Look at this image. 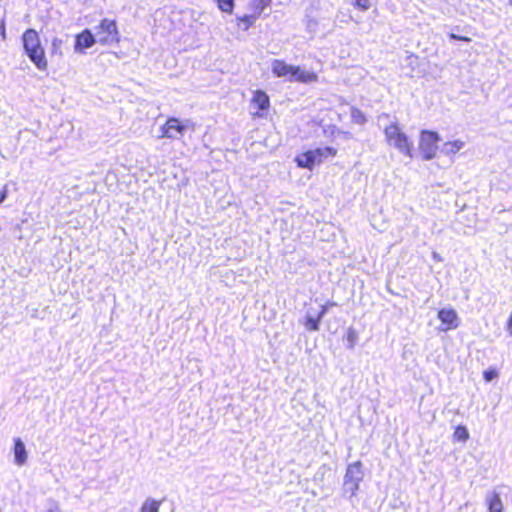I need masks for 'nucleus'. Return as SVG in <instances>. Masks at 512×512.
<instances>
[{"label": "nucleus", "mask_w": 512, "mask_h": 512, "mask_svg": "<svg viewBox=\"0 0 512 512\" xmlns=\"http://www.w3.org/2000/svg\"><path fill=\"white\" fill-rule=\"evenodd\" d=\"M354 5L363 11L368 10L370 8L369 0H354Z\"/></svg>", "instance_id": "25"}, {"label": "nucleus", "mask_w": 512, "mask_h": 512, "mask_svg": "<svg viewBox=\"0 0 512 512\" xmlns=\"http://www.w3.org/2000/svg\"><path fill=\"white\" fill-rule=\"evenodd\" d=\"M161 501H157L152 498H147L141 508L140 512H159Z\"/></svg>", "instance_id": "16"}, {"label": "nucleus", "mask_w": 512, "mask_h": 512, "mask_svg": "<svg viewBox=\"0 0 512 512\" xmlns=\"http://www.w3.org/2000/svg\"><path fill=\"white\" fill-rule=\"evenodd\" d=\"M363 478L364 472L362 469V463L360 461H356L352 464H349L344 476V493L349 494L350 497L355 496L359 490V485Z\"/></svg>", "instance_id": "4"}, {"label": "nucleus", "mask_w": 512, "mask_h": 512, "mask_svg": "<svg viewBox=\"0 0 512 512\" xmlns=\"http://www.w3.org/2000/svg\"><path fill=\"white\" fill-rule=\"evenodd\" d=\"M336 303L334 302H327L326 304L322 305L320 312L318 313V318L322 319L325 314L328 312L330 307L335 306Z\"/></svg>", "instance_id": "24"}, {"label": "nucleus", "mask_w": 512, "mask_h": 512, "mask_svg": "<svg viewBox=\"0 0 512 512\" xmlns=\"http://www.w3.org/2000/svg\"><path fill=\"white\" fill-rule=\"evenodd\" d=\"M351 120L353 123L358 125H363L366 123L367 119L364 113L359 110L358 108H352L351 109Z\"/></svg>", "instance_id": "18"}, {"label": "nucleus", "mask_w": 512, "mask_h": 512, "mask_svg": "<svg viewBox=\"0 0 512 512\" xmlns=\"http://www.w3.org/2000/svg\"><path fill=\"white\" fill-rule=\"evenodd\" d=\"M433 257H434V259L439 260V257H438V254H437V253H434V254H433Z\"/></svg>", "instance_id": "32"}, {"label": "nucleus", "mask_w": 512, "mask_h": 512, "mask_svg": "<svg viewBox=\"0 0 512 512\" xmlns=\"http://www.w3.org/2000/svg\"><path fill=\"white\" fill-rule=\"evenodd\" d=\"M387 143L400 153L412 157V143L397 123H392L384 129Z\"/></svg>", "instance_id": "2"}, {"label": "nucleus", "mask_w": 512, "mask_h": 512, "mask_svg": "<svg viewBox=\"0 0 512 512\" xmlns=\"http://www.w3.org/2000/svg\"><path fill=\"white\" fill-rule=\"evenodd\" d=\"M464 147H465V142L460 139H457V140L445 142L442 145V148L440 151H441V153H443L446 156H453L456 153H458L461 149H463Z\"/></svg>", "instance_id": "14"}, {"label": "nucleus", "mask_w": 512, "mask_h": 512, "mask_svg": "<svg viewBox=\"0 0 512 512\" xmlns=\"http://www.w3.org/2000/svg\"><path fill=\"white\" fill-rule=\"evenodd\" d=\"M252 101L260 110H265L269 107V97L263 91H256Z\"/></svg>", "instance_id": "15"}, {"label": "nucleus", "mask_w": 512, "mask_h": 512, "mask_svg": "<svg viewBox=\"0 0 512 512\" xmlns=\"http://www.w3.org/2000/svg\"><path fill=\"white\" fill-rule=\"evenodd\" d=\"M13 453L15 465L21 467L27 463L28 452L24 442L20 438L14 439Z\"/></svg>", "instance_id": "11"}, {"label": "nucleus", "mask_w": 512, "mask_h": 512, "mask_svg": "<svg viewBox=\"0 0 512 512\" xmlns=\"http://www.w3.org/2000/svg\"><path fill=\"white\" fill-rule=\"evenodd\" d=\"M97 43L94 34L89 29L83 30L75 37L74 51L78 54H84L85 50L91 48Z\"/></svg>", "instance_id": "9"}, {"label": "nucleus", "mask_w": 512, "mask_h": 512, "mask_svg": "<svg viewBox=\"0 0 512 512\" xmlns=\"http://www.w3.org/2000/svg\"><path fill=\"white\" fill-rule=\"evenodd\" d=\"M438 318L443 325V327L440 328L441 331L456 329L460 323L457 312L452 308L439 310Z\"/></svg>", "instance_id": "8"}, {"label": "nucleus", "mask_w": 512, "mask_h": 512, "mask_svg": "<svg viewBox=\"0 0 512 512\" xmlns=\"http://www.w3.org/2000/svg\"><path fill=\"white\" fill-rule=\"evenodd\" d=\"M272 72L277 77H284L289 80L293 65L285 63L283 60L275 59L271 64Z\"/></svg>", "instance_id": "12"}, {"label": "nucleus", "mask_w": 512, "mask_h": 512, "mask_svg": "<svg viewBox=\"0 0 512 512\" xmlns=\"http://www.w3.org/2000/svg\"><path fill=\"white\" fill-rule=\"evenodd\" d=\"M318 80V75L311 71L301 69L299 66H293V70L289 77V81H296L300 83H311Z\"/></svg>", "instance_id": "10"}, {"label": "nucleus", "mask_w": 512, "mask_h": 512, "mask_svg": "<svg viewBox=\"0 0 512 512\" xmlns=\"http://www.w3.org/2000/svg\"><path fill=\"white\" fill-rule=\"evenodd\" d=\"M8 195V186L4 185L2 191L0 192V204L4 202Z\"/></svg>", "instance_id": "29"}, {"label": "nucleus", "mask_w": 512, "mask_h": 512, "mask_svg": "<svg viewBox=\"0 0 512 512\" xmlns=\"http://www.w3.org/2000/svg\"><path fill=\"white\" fill-rule=\"evenodd\" d=\"M48 512H58L57 510L50 509Z\"/></svg>", "instance_id": "33"}, {"label": "nucleus", "mask_w": 512, "mask_h": 512, "mask_svg": "<svg viewBox=\"0 0 512 512\" xmlns=\"http://www.w3.org/2000/svg\"><path fill=\"white\" fill-rule=\"evenodd\" d=\"M507 332L509 333L510 336H512V312H511V315L508 319V322H507Z\"/></svg>", "instance_id": "30"}, {"label": "nucleus", "mask_w": 512, "mask_h": 512, "mask_svg": "<svg viewBox=\"0 0 512 512\" xmlns=\"http://www.w3.org/2000/svg\"><path fill=\"white\" fill-rule=\"evenodd\" d=\"M485 501L489 512H503L504 506L499 493L494 491L487 494Z\"/></svg>", "instance_id": "13"}, {"label": "nucleus", "mask_w": 512, "mask_h": 512, "mask_svg": "<svg viewBox=\"0 0 512 512\" xmlns=\"http://www.w3.org/2000/svg\"><path fill=\"white\" fill-rule=\"evenodd\" d=\"M509 4H510V5H511V7H512V0H509Z\"/></svg>", "instance_id": "34"}, {"label": "nucleus", "mask_w": 512, "mask_h": 512, "mask_svg": "<svg viewBox=\"0 0 512 512\" xmlns=\"http://www.w3.org/2000/svg\"><path fill=\"white\" fill-rule=\"evenodd\" d=\"M94 36L101 45L119 43L120 37L116 21L107 18L101 20L100 24L95 27Z\"/></svg>", "instance_id": "5"}, {"label": "nucleus", "mask_w": 512, "mask_h": 512, "mask_svg": "<svg viewBox=\"0 0 512 512\" xmlns=\"http://www.w3.org/2000/svg\"><path fill=\"white\" fill-rule=\"evenodd\" d=\"M335 155L336 149L332 147H322L298 155L295 161L299 167L312 169L315 165H319L325 159Z\"/></svg>", "instance_id": "3"}, {"label": "nucleus", "mask_w": 512, "mask_h": 512, "mask_svg": "<svg viewBox=\"0 0 512 512\" xmlns=\"http://www.w3.org/2000/svg\"><path fill=\"white\" fill-rule=\"evenodd\" d=\"M219 9L223 12H232L233 10V6H234V2L233 0H214Z\"/></svg>", "instance_id": "21"}, {"label": "nucleus", "mask_w": 512, "mask_h": 512, "mask_svg": "<svg viewBox=\"0 0 512 512\" xmlns=\"http://www.w3.org/2000/svg\"><path fill=\"white\" fill-rule=\"evenodd\" d=\"M0 39H5V25H4V18L2 15H0Z\"/></svg>", "instance_id": "28"}, {"label": "nucleus", "mask_w": 512, "mask_h": 512, "mask_svg": "<svg viewBox=\"0 0 512 512\" xmlns=\"http://www.w3.org/2000/svg\"><path fill=\"white\" fill-rule=\"evenodd\" d=\"M449 38L451 40H461V41H465V42H470L471 39L469 37H466V36H459L457 34H454V33H450L449 34Z\"/></svg>", "instance_id": "27"}, {"label": "nucleus", "mask_w": 512, "mask_h": 512, "mask_svg": "<svg viewBox=\"0 0 512 512\" xmlns=\"http://www.w3.org/2000/svg\"><path fill=\"white\" fill-rule=\"evenodd\" d=\"M190 126H193L190 120L182 123L177 118H169L161 128V137L179 139Z\"/></svg>", "instance_id": "7"}, {"label": "nucleus", "mask_w": 512, "mask_h": 512, "mask_svg": "<svg viewBox=\"0 0 512 512\" xmlns=\"http://www.w3.org/2000/svg\"><path fill=\"white\" fill-rule=\"evenodd\" d=\"M498 376V373L495 370H486L483 373V377L485 381L490 382Z\"/></svg>", "instance_id": "26"}, {"label": "nucleus", "mask_w": 512, "mask_h": 512, "mask_svg": "<svg viewBox=\"0 0 512 512\" xmlns=\"http://www.w3.org/2000/svg\"><path fill=\"white\" fill-rule=\"evenodd\" d=\"M454 437L459 441H466L469 438V433L465 427L459 426L454 432Z\"/></svg>", "instance_id": "22"}, {"label": "nucleus", "mask_w": 512, "mask_h": 512, "mask_svg": "<svg viewBox=\"0 0 512 512\" xmlns=\"http://www.w3.org/2000/svg\"><path fill=\"white\" fill-rule=\"evenodd\" d=\"M244 23H246L247 27L249 25H251V21H250V17L249 16H244L242 19H241Z\"/></svg>", "instance_id": "31"}, {"label": "nucleus", "mask_w": 512, "mask_h": 512, "mask_svg": "<svg viewBox=\"0 0 512 512\" xmlns=\"http://www.w3.org/2000/svg\"><path fill=\"white\" fill-rule=\"evenodd\" d=\"M439 135L436 132L423 130L420 133L419 150L424 160H431L438 150Z\"/></svg>", "instance_id": "6"}, {"label": "nucleus", "mask_w": 512, "mask_h": 512, "mask_svg": "<svg viewBox=\"0 0 512 512\" xmlns=\"http://www.w3.org/2000/svg\"><path fill=\"white\" fill-rule=\"evenodd\" d=\"M271 0H254L253 4L257 13H262L264 9L269 6Z\"/></svg>", "instance_id": "23"}, {"label": "nucleus", "mask_w": 512, "mask_h": 512, "mask_svg": "<svg viewBox=\"0 0 512 512\" xmlns=\"http://www.w3.org/2000/svg\"><path fill=\"white\" fill-rule=\"evenodd\" d=\"M22 42L25 54L30 61L38 70L46 71L48 68V61L37 31L34 29H27L22 35Z\"/></svg>", "instance_id": "1"}, {"label": "nucleus", "mask_w": 512, "mask_h": 512, "mask_svg": "<svg viewBox=\"0 0 512 512\" xmlns=\"http://www.w3.org/2000/svg\"><path fill=\"white\" fill-rule=\"evenodd\" d=\"M347 347L353 349L358 341V333L353 327H349L346 334Z\"/></svg>", "instance_id": "19"}, {"label": "nucleus", "mask_w": 512, "mask_h": 512, "mask_svg": "<svg viewBox=\"0 0 512 512\" xmlns=\"http://www.w3.org/2000/svg\"><path fill=\"white\" fill-rule=\"evenodd\" d=\"M62 46H63V40L60 38H53L51 42V54L52 55H59L62 56Z\"/></svg>", "instance_id": "20"}, {"label": "nucleus", "mask_w": 512, "mask_h": 512, "mask_svg": "<svg viewBox=\"0 0 512 512\" xmlns=\"http://www.w3.org/2000/svg\"><path fill=\"white\" fill-rule=\"evenodd\" d=\"M320 321H321V319L318 318V316L314 317L311 314H307L306 321H305V327L309 331H318Z\"/></svg>", "instance_id": "17"}]
</instances>
